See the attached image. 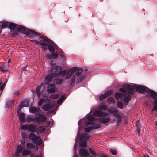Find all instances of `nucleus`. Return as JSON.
I'll use <instances>...</instances> for the list:
<instances>
[{
    "label": "nucleus",
    "mask_w": 157,
    "mask_h": 157,
    "mask_svg": "<svg viewBox=\"0 0 157 157\" xmlns=\"http://www.w3.org/2000/svg\"><path fill=\"white\" fill-rule=\"evenodd\" d=\"M87 117L89 121L86 123L85 124L86 127L92 124L94 129L99 128L101 127V125L98 123L94 121V118L92 116H88Z\"/></svg>",
    "instance_id": "0eeeda50"
},
{
    "label": "nucleus",
    "mask_w": 157,
    "mask_h": 157,
    "mask_svg": "<svg viewBox=\"0 0 157 157\" xmlns=\"http://www.w3.org/2000/svg\"><path fill=\"white\" fill-rule=\"evenodd\" d=\"M30 157H39V156L36 155H34V154H32L30 155Z\"/></svg>",
    "instance_id": "bf43d9fd"
},
{
    "label": "nucleus",
    "mask_w": 157,
    "mask_h": 157,
    "mask_svg": "<svg viewBox=\"0 0 157 157\" xmlns=\"http://www.w3.org/2000/svg\"><path fill=\"white\" fill-rule=\"evenodd\" d=\"M90 137V136L88 133H84L82 134L80 137L81 140L85 139V140H88Z\"/></svg>",
    "instance_id": "393cba45"
},
{
    "label": "nucleus",
    "mask_w": 157,
    "mask_h": 157,
    "mask_svg": "<svg viewBox=\"0 0 157 157\" xmlns=\"http://www.w3.org/2000/svg\"><path fill=\"white\" fill-rule=\"evenodd\" d=\"M75 76L74 75L71 78V85H72L75 82Z\"/></svg>",
    "instance_id": "8fccbe9b"
},
{
    "label": "nucleus",
    "mask_w": 157,
    "mask_h": 157,
    "mask_svg": "<svg viewBox=\"0 0 157 157\" xmlns=\"http://www.w3.org/2000/svg\"><path fill=\"white\" fill-rule=\"evenodd\" d=\"M17 113H18V115L19 116L20 122L22 123L24 122L25 121V115L24 113H21L19 114H18V112H17Z\"/></svg>",
    "instance_id": "5701e85b"
},
{
    "label": "nucleus",
    "mask_w": 157,
    "mask_h": 157,
    "mask_svg": "<svg viewBox=\"0 0 157 157\" xmlns=\"http://www.w3.org/2000/svg\"><path fill=\"white\" fill-rule=\"evenodd\" d=\"M28 125H23L21 126L20 128L23 130H28Z\"/></svg>",
    "instance_id": "de8ad7c7"
},
{
    "label": "nucleus",
    "mask_w": 157,
    "mask_h": 157,
    "mask_svg": "<svg viewBox=\"0 0 157 157\" xmlns=\"http://www.w3.org/2000/svg\"><path fill=\"white\" fill-rule=\"evenodd\" d=\"M21 136L24 138L26 137L27 136L26 134L25 133H22L21 134Z\"/></svg>",
    "instance_id": "6e6d98bb"
},
{
    "label": "nucleus",
    "mask_w": 157,
    "mask_h": 157,
    "mask_svg": "<svg viewBox=\"0 0 157 157\" xmlns=\"http://www.w3.org/2000/svg\"><path fill=\"white\" fill-rule=\"evenodd\" d=\"M47 120V118L46 116L42 114H40L38 116L34 117L33 115H28L26 117V120L28 122L33 121L35 124H40L41 122H44Z\"/></svg>",
    "instance_id": "20e7f679"
},
{
    "label": "nucleus",
    "mask_w": 157,
    "mask_h": 157,
    "mask_svg": "<svg viewBox=\"0 0 157 157\" xmlns=\"http://www.w3.org/2000/svg\"><path fill=\"white\" fill-rule=\"evenodd\" d=\"M33 42H35L37 44L42 45L43 48L44 49H46L47 48V44L44 42H40L35 40H31Z\"/></svg>",
    "instance_id": "2eb2a0df"
},
{
    "label": "nucleus",
    "mask_w": 157,
    "mask_h": 157,
    "mask_svg": "<svg viewBox=\"0 0 157 157\" xmlns=\"http://www.w3.org/2000/svg\"><path fill=\"white\" fill-rule=\"evenodd\" d=\"M10 62V59H9L8 60V62L7 63L8 64V65L9 66V63Z\"/></svg>",
    "instance_id": "774afa93"
},
{
    "label": "nucleus",
    "mask_w": 157,
    "mask_h": 157,
    "mask_svg": "<svg viewBox=\"0 0 157 157\" xmlns=\"http://www.w3.org/2000/svg\"><path fill=\"white\" fill-rule=\"evenodd\" d=\"M80 146L82 147H86L87 146V141L86 140H83L80 141L79 143Z\"/></svg>",
    "instance_id": "c85d7f7f"
},
{
    "label": "nucleus",
    "mask_w": 157,
    "mask_h": 157,
    "mask_svg": "<svg viewBox=\"0 0 157 157\" xmlns=\"http://www.w3.org/2000/svg\"><path fill=\"white\" fill-rule=\"evenodd\" d=\"M47 89V91L49 93H52L54 92L55 91L54 86L52 84H48Z\"/></svg>",
    "instance_id": "4468645a"
},
{
    "label": "nucleus",
    "mask_w": 157,
    "mask_h": 157,
    "mask_svg": "<svg viewBox=\"0 0 157 157\" xmlns=\"http://www.w3.org/2000/svg\"><path fill=\"white\" fill-rule=\"evenodd\" d=\"M29 110L31 113L34 114L38 113L40 111V109L35 107H31L29 108Z\"/></svg>",
    "instance_id": "a211bd4d"
},
{
    "label": "nucleus",
    "mask_w": 157,
    "mask_h": 157,
    "mask_svg": "<svg viewBox=\"0 0 157 157\" xmlns=\"http://www.w3.org/2000/svg\"><path fill=\"white\" fill-rule=\"evenodd\" d=\"M31 151L25 148V141L24 139L22 140L21 144L17 146V149L15 151V157H18L20 154L23 156H27L30 154Z\"/></svg>",
    "instance_id": "7ed1b4c3"
},
{
    "label": "nucleus",
    "mask_w": 157,
    "mask_h": 157,
    "mask_svg": "<svg viewBox=\"0 0 157 157\" xmlns=\"http://www.w3.org/2000/svg\"><path fill=\"white\" fill-rule=\"evenodd\" d=\"M14 101V100H10L9 101L6 103V107L7 108H9L13 104Z\"/></svg>",
    "instance_id": "c9c22d12"
},
{
    "label": "nucleus",
    "mask_w": 157,
    "mask_h": 157,
    "mask_svg": "<svg viewBox=\"0 0 157 157\" xmlns=\"http://www.w3.org/2000/svg\"><path fill=\"white\" fill-rule=\"evenodd\" d=\"M48 47L49 51L51 53H52L54 52L55 48L53 46L51 45H49L48 46Z\"/></svg>",
    "instance_id": "37998d69"
},
{
    "label": "nucleus",
    "mask_w": 157,
    "mask_h": 157,
    "mask_svg": "<svg viewBox=\"0 0 157 157\" xmlns=\"http://www.w3.org/2000/svg\"><path fill=\"white\" fill-rule=\"evenodd\" d=\"M117 106L118 108L122 109L123 107V103L120 102H118L117 103Z\"/></svg>",
    "instance_id": "c03bdc74"
},
{
    "label": "nucleus",
    "mask_w": 157,
    "mask_h": 157,
    "mask_svg": "<svg viewBox=\"0 0 157 157\" xmlns=\"http://www.w3.org/2000/svg\"><path fill=\"white\" fill-rule=\"evenodd\" d=\"M82 71V70L81 68H79L78 70H77L76 71H77L75 73V75L77 76L81 75Z\"/></svg>",
    "instance_id": "58836bf2"
},
{
    "label": "nucleus",
    "mask_w": 157,
    "mask_h": 157,
    "mask_svg": "<svg viewBox=\"0 0 157 157\" xmlns=\"http://www.w3.org/2000/svg\"><path fill=\"white\" fill-rule=\"evenodd\" d=\"M26 147L29 149H33L34 147V145L31 143H28L26 144Z\"/></svg>",
    "instance_id": "f704fd0d"
},
{
    "label": "nucleus",
    "mask_w": 157,
    "mask_h": 157,
    "mask_svg": "<svg viewBox=\"0 0 157 157\" xmlns=\"http://www.w3.org/2000/svg\"><path fill=\"white\" fill-rule=\"evenodd\" d=\"M39 40H40L42 41H46V42H47L46 43L47 44V45L48 44H50L51 43V40L45 36H42L39 37Z\"/></svg>",
    "instance_id": "f3484780"
},
{
    "label": "nucleus",
    "mask_w": 157,
    "mask_h": 157,
    "mask_svg": "<svg viewBox=\"0 0 157 157\" xmlns=\"http://www.w3.org/2000/svg\"><path fill=\"white\" fill-rule=\"evenodd\" d=\"M2 82H1L0 83V90H3L4 88L5 87V86H4V85H3V84H2Z\"/></svg>",
    "instance_id": "603ef678"
},
{
    "label": "nucleus",
    "mask_w": 157,
    "mask_h": 157,
    "mask_svg": "<svg viewBox=\"0 0 157 157\" xmlns=\"http://www.w3.org/2000/svg\"><path fill=\"white\" fill-rule=\"evenodd\" d=\"M54 83L56 84H61L63 82L62 79L60 78H56L54 79Z\"/></svg>",
    "instance_id": "c756f323"
},
{
    "label": "nucleus",
    "mask_w": 157,
    "mask_h": 157,
    "mask_svg": "<svg viewBox=\"0 0 157 157\" xmlns=\"http://www.w3.org/2000/svg\"><path fill=\"white\" fill-rule=\"evenodd\" d=\"M108 102L110 104L113 105L115 103L114 98L109 97L108 98Z\"/></svg>",
    "instance_id": "7c9ffc66"
},
{
    "label": "nucleus",
    "mask_w": 157,
    "mask_h": 157,
    "mask_svg": "<svg viewBox=\"0 0 157 157\" xmlns=\"http://www.w3.org/2000/svg\"><path fill=\"white\" fill-rule=\"evenodd\" d=\"M107 97V95H106L105 93L103 94H101L100 95L99 97V100L101 101Z\"/></svg>",
    "instance_id": "79ce46f5"
},
{
    "label": "nucleus",
    "mask_w": 157,
    "mask_h": 157,
    "mask_svg": "<svg viewBox=\"0 0 157 157\" xmlns=\"http://www.w3.org/2000/svg\"><path fill=\"white\" fill-rule=\"evenodd\" d=\"M84 78L85 76L84 75H82L79 77L76 81V83L78 84L81 82L84 79Z\"/></svg>",
    "instance_id": "e433bc0d"
},
{
    "label": "nucleus",
    "mask_w": 157,
    "mask_h": 157,
    "mask_svg": "<svg viewBox=\"0 0 157 157\" xmlns=\"http://www.w3.org/2000/svg\"><path fill=\"white\" fill-rule=\"evenodd\" d=\"M89 151L90 153L93 155H97L96 153L91 148H89Z\"/></svg>",
    "instance_id": "3c124183"
},
{
    "label": "nucleus",
    "mask_w": 157,
    "mask_h": 157,
    "mask_svg": "<svg viewBox=\"0 0 157 157\" xmlns=\"http://www.w3.org/2000/svg\"><path fill=\"white\" fill-rule=\"evenodd\" d=\"M28 130L32 132H35L36 130V128L33 125L31 124L28 125Z\"/></svg>",
    "instance_id": "b1692460"
},
{
    "label": "nucleus",
    "mask_w": 157,
    "mask_h": 157,
    "mask_svg": "<svg viewBox=\"0 0 157 157\" xmlns=\"http://www.w3.org/2000/svg\"><path fill=\"white\" fill-rule=\"evenodd\" d=\"M61 57L63 59H65V56L63 54H61Z\"/></svg>",
    "instance_id": "69168bd1"
},
{
    "label": "nucleus",
    "mask_w": 157,
    "mask_h": 157,
    "mask_svg": "<svg viewBox=\"0 0 157 157\" xmlns=\"http://www.w3.org/2000/svg\"><path fill=\"white\" fill-rule=\"evenodd\" d=\"M77 70V67H76L72 68L69 69L66 75V78L67 79L70 78L73 74L76 72Z\"/></svg>",
    "instance_id": "9b49d317"
},
{
    "label": "nucleus",
    "mask_w": 157,
    "mask_h": 157,
    "mask_svg": "<svg viewBox=\"0 0 157 157\" xmlns=\"http://www.w3.org/2000/svg\"><path fill=\"white\" fill-rule=\"evenodd\" d=\"M50 124V122L49 121H47V122H46V127H49Z\"/></svg>",
    "instance_id": "5fc2aeb1"
},
{
    "label": "nucleus",
    "mask_w": 157,
    "mask_h": 157,
    "mask_svg": "<svg viewBox=\"0 0 157 157\" xmlns=\"http://www.w3.org/2000/svg\"><path fill=\"white\" fill-rule=\"evenodd\" d=\"M79 153L81 157H86L89 155L88 151L83 148L79 150Z\"/></svg>",
    "instance_id": "ddd939ff"
},
{
    "label": "nucleus",
    "mask_w": 157,
    "mask_h": 157,
    "mask_svg": "<svg viewBox=\"0 0 157 157\" xmlns=\"http://www.w3.org/2000/svg\"><path fill=\"white\" fill-rule=\"evenodd\" d=\"M52 56L50 55L47 54L46 55V57L48 59H50L51 58Z\"/></svg>",
    "instance_id": "680f3d73"
},
{
    "label": "nucleus",
    "mask_w": 157,
    "mask_h": 157,
    "mask_svg": "<svg viewBox=\"0 0 157 157\" xmlns=\"http://www.w3.org/2000/svg\"><path fill=\"white\" fill-rule=\"evenodd\" d=\"M7 81H8L7 80V79H6L5 81L3 83H2V84H3V85H4V86H5V85H6V84L7 83Z\"/></svg>",
    "instance_id": "0e129e2a"
},
{
    "label": "nucleus",
    "mask_w": 157,
    "mask_h": 157,
    "mask_svg": "<svg viewBox=\"0 0 157 157\" xmlns=\"http://www.w3.org/2000/svg\"><path fill=\"white\" fill-rule=\"evenodd\" d=\"M52 78V75L49 74L46 76L45 78V84H48L50 82Z\"/></svg>",
    "instance_id": "6ab92c4d"
},
{
    "label": "nucleus",
    "mask_w": 157,
    "mask_h": 157,
    "mask_svg": "<svg viewBox=\"0 0 157 157\" xmlns=\"http://www.w3.org/2000/svg\"><path fill=\"white\" fill-rule=\"evenodd\" d=\"M122 87H124L128 90V93L130 95L133 94V89H136V91L139 92H145L148 93L149 95L151 97L154 98L156 96V93L145 87L140 85H137L132 86L130 85L125 84H122L121 86Z\"/></svg>",
    "instance_id": "f257e3e1"
},
{
    "label": "nucleus",
    "mask_w": 157,
    "mask_h": 157,
    "mask_svg": "<svg viewBox=\"0 0 157 157\" xmlns=\"http://www.w3.org/2000/svg\"><path fill=\"white\" fill-rule=\"evenodd\" d=\"M13 94H14V95H15L16 96L18 95L19 94V91L17 90V91H15V92H13Z\"/></svg>",
    "instance_id": "13d9d810"
},
{
    "label": "nucleus",
    "mask_w": 157,
    "mask_h": 157,
    "mask_svg": "<svg viewBox=\"0 0 157 157\" xmlns=\"http://www.w3.org/2000/svg\"><path fill=\"white\" fill-rule=\"evenodd\" d=\"M29 139L31 140L33 142L36 144L40 145L42 143L41 138L34 133H31L29 135Z\"/></svg>",
    "instance_id": "6e6552de"
},
{
    "label": "nucleus",
    "mask_w": 157,
    "mask_h": 157,
    "mask_svg": "<svg viewBox=\"0 0 157 157\" xmlns=\"http://www.w3.org/2000/svg\"><path fill=\"white\" fill-rule=\"evenodd\" d=\"M154 107L152 110V111H153L155 110H157V98L155 99H154Z\"/></svg>",
    "instance_id": "ea45409f"
},
{
    "label": "nucleus",
    "mask_w": 157,
    "mask_h": 157,
    "mask_svg": "<svg viewBox=\"0 0 157 157\" xmlns=\"http://www.w3.org/2000/svg\"><path fill=\"white\" fill-rule=\"evenodd\" d=\"M9 22L7 21H5L3 22L0 27L1 29H3L4 28H7L8 27Z\"/></svg>",
    "instance_id": "2f4dec72"
},
{
    "label": "nucleus",
    "mask_w": 157,
    "mask_h": 157,
    "mask_svg": "<svg viewBox=\"0 0 157 157\" xmlns=\"http://www.w3.org/2000/svg\"><path fill=\"white\" fill-rule=\"evenodd\" d=\"M113 92V91L112 90H109L107 91H106L105 94L107 95V97L109 95L111 94Z\"/></svg>",
    "instance_id": "09e8293b"
},
{
    "label": "nucleus",
    "mask_w": 157,
    "mask_h": 157,
    "mask_svg": "<svg viewBox=\"0 0 157 157\" xmlns=\"http://www.w3.org/2000/svg\"><path fill=\"white\" fill-rule=\"evenodd\" d=\"M61 68L59 66H55L53 67L51 70V72L54 76H57L58 75Z\"/></svg>",
    "instance_id": "1a4fd4ad"
},
{
    "label": "nucleus",
    "mask_w": 157,
    "mask_h": 157,
    "mask_svg": "<svg viewBox=\"0 0 157 157\" xmlns=\"http://www.w3.org/2000/svg\"><path fill=\"white\" fill-rule=\"evenodd\" d=\"M107 110L109 113L111 114H113L115 118L113 119V122H116L117 126H119V124L121 122L122 117L121 115L117 113L118 111L117 109L116 108L113 107L108 109Z\"/></svg>",
    "instance_id": "39448f33"
},
{
    "label": "nucleus",
    "mask_w": 157,
    "mask_h": 157,
    "mask_svg": "<svg viewBox=\"0 0 157 157\" xmlns=\"http://www.w3.org/2000/svg\"><path fill=\"white\" fill-rule=\"evenodd\" d=\"M65 98V96L64 95H62L57 101V103L60 104L62 103L63 101V100Z\"/></svg>",
    "instance_id": "72a5a7b5"
},
{
    "label": "nucleus",
    "mask_w": 157,
    "mask_h": 157,
    "mask_svg": "<svg viewBox=\"0 0 157 157\" xmlns=\"http://www.w3.org/2000/svg\"><path fill=\"white\" fill-rule=\"evenodd\" d=\"M110 151L111 152V153L113 155H117V152L115 150H111Z\"/></svg>",
    "instance_id": "864d4df0"
},
{
    "label": "nucleus",
    "mask_w": 157,
    "mask_h": 157,
    "mask_svg": "<svg viewBox=\"0 0 157 157\" xmlns=\"http://www.w3.org/2000/svg\"><path fill=\"white\" fill-rule=\"evenodd\" d=\"M98 120L101 123L107 124L109 121V117H100L98 119Z\"/></svg>",
    "instance_id": "dca6fc26"
},
{
    "label": "nucleus",
    "mask_w": 157,
    "mask_h": 157,
    "mask_svg": "<svg viewBox=\"0 0 157 157\" xmlns=\"http://www.w3.org/2000/svg\"><path fill=\"white\" fill-rule=\"evenodd\" d=\"M67 70L66 69L63 70L62 71H60L58 75H59L61 77L64 76L66 74Z\"/></svg>",
    "instance_id": "473e14b6"
},
{
    "label": "nucleus",
    "mask_w": 157,
    "mask_h": 157,
    "mask_svg": "<svg viewBox=\"0 0 157 157\" xmlns=\"http://www.w3.org/2000/svg\"><path fill=\"white\" fill-rule=\"evenodd\" d=\"M99 109L100 111H105L108 109V107L104 104H101L99 107Z\"/></svg>",
    "instance_id": "bb28decb"
},
{
    "label": "nucleus",
    "mask_w": 157,
    "mask_h": 157,
    "mask_svg": "<svg viewBox=\"0 0 157 157\" xmlns=\"http://www.w3.org/2000/svg\"><path fill=\"white\" fill-rule=\"evenodd\" d=\"M107 115L106 113L102 112L99 110H95L93 113V115L96 117L105 116Z\"/></svg>",
    "instance_id": "f8f14e48"
},
{
    "label": "nucleus",
    "mask_w": 157,
    "mask_h": 157,
    "mask_svg": "<svg viewBox=\"0 0 157 157\" xmlns=\"http://www.w3.org/2000/svg\"><path fill=\"white\" fill-rule=\"evenodd\" d=\"M50 101L48 98H47L45 99V104L43 106V109L45 111H47L49 109H52V107L50 105Z\"/></svg>",
    "instance_id": "9d476101"
},
{
    "label": "nucleus",
    "mask_w": 157,
    "mask_h": 157,
    "mask_svg": "<svg viewBox=\"0 0 157 157\" xmlns=\"http://www.w3.org/2000/svg\"><path fill=\"white\" fill-rule=\"evenodd\" d=\"M17 27L16 24L13 23H9L8 28L10 30H14Z\"/></svg>",
    "instance_id": "a878e982"
},
{
    "label": "nucleus",
    "mask_w": 157,
    "mask_h": 157,
    "mask_svg": "<svg viewBox=\"0 0 157 157\" xmlns=\"http://www.w3.org/2000/svg\"><path fill=\"white\" fill-rule=\"evenodd\" d=\"M123 88H121L119 91L122 92V93H117L115 94V97L117 99H119L120 98L123 99V101L124 102V105H128V102L131 100V97L130 94L128 93V90L126 88L123 87Z\"/></svg>",
    "instance_id": "f03ea898"
},
{
    "label": "nucleus",
    "mask_w": 157,
    "mask_h": 157,
    "mask_svg": "<svg viewBox=\"0 0 157 157\" xmlns=\"http://www.w3.org/2000/svg\"><path fill=\"white\" fill-rule=\"evenodd\" d=\"M33 149H34L35 151H36L38 150V147L37 146H34V147Z\"/></svg>",
    "instance_id": "4d7b16f0"
},
{
    "label": "nucleus",
    "mask_w": 157,
    "mask_h": 157,
    "mask_svg": "<svg viewBox=\"0 0 157 157\" xmlns=\"http://www.w3.org/2000/svg\"><path fill=\"white\" fill-rule=\"evenodd\" d=\"M137 128H136V130L137 131L138 133V134H140V127L138 128V126H137Z\"/></svg>",
    "instance_id": "052dcab7"
},
{
    "label": "nucleus",
    "mask_w": 157,
    "mask_h": 157,
    "mask_svg": "<svg viewBox=\"0 0 157 157\" xmlns=\"http://www.w3.org/2000/svg\"><path fill=\"white\" fill-rule=\"evenodd\" d=\"M87 128H84V130L85 132H88L90 131H91L93 130L94 129L93 127V126H90L88 127H87Z\"/></svg>",
    "instance_id": "a19ab883"
},
{
    "label": "nucleus",
    "mask_w": 157,
    "mask_h": 157,
    "mask_svg": "<svg viewBox=\"0 0 157 157\" xmlns=\"http://www.w3.org/2000/svg\"><path fill=\"white\" fill-rule=\"evenodd\" d=\"M17 30L18 32H22L23 34L27 35L30 34L31 36H38L39 35H40L39 33L31 31L22 26H20L18 27L17 28Z\"/></svg>",
    "instance_id": "423d86ee"
},
{
    "label": "nucleus",
    "mask_w": 157,
    "mask_h": 157,
    "mask_svg": "<svg viewBox=\"0 0 157 157\" xmlns=\"http://www.w3.org/2000/svg\"><path fill=\"white\" fill-rule=\"evenodd\" d=\"M45 100L44 98H42L41 99H40L38 101V105L39 106H41L43 103L44 102H45Z\"/></svg>",
    "instance_id": "a18cd8bd"
},
{
    "label": "nucleus",
    "mask_w": 157,
    "mask_h": 157,
    "mask_svg": "<svg viewBox=\"0 0 157 157\" xmlns=\"http://www.w3.org/2000/svg\"><path fill=\"white\" fill-rule=\"evenodd\" d=\"M59 95L58 94H52L49 97V98L50 99H54L58 98Z\"/></svg>",
    "instance_id": "4c0bfd02"
},
{
    "label": "nucleus",
    "mask_w": 157,
    "mask_h": 157,
    "mask_svg": "<svg viewBox=\"0 0 157 157\" xmlns=\"http://www.w3.org/2000/svg\"><path fill=\"white\" fill-rule=\"evenodd\" d=\"M8 68L5 67V64H3L0 66V71L2 73H4L8 70Z\"/></svg>",
    "instance_id": "cd10ccee"
},
{
    "label": "nucleus",
    "mask_w": 157,
    "mask_h": 157,
    "mask_svg": "<svg viewBox=\"0 0 157 157\" xmlns=\"http://www.w3.org/2000/svg\"><path fill=\"white\" fill-rule=\"evenodd\" d=\"M27 67V66H25V67L22 68V70H23L24 71H25L26 69V68Z\"/></svg>",
    "instance_id": "338daca9"
},
{
    "label": "nucleus",
    "mask_w": 157,
    "mask_h": 157,
    "mask_svg": "<svg viewBox=\"0 0 157 157\" xmlns=\"http://www.w3.org/2000/svg\"><path fill=\"white\" fill-rule=\"evenodd\" d=\"M51 53V56L53 58L56 59L57 58L58 56L57 53L53 52Z\"/></svg>",
    "instance_id": "49530a36"
},
{
    "label": "nucleus",
    "mask_w": 157,
    "mask_h": 157,
    "mask_svg": "<svg viewBox=\"0 0 157 157\" xmlns=\"http://www.w3.org/2000/svg\"><path fill=\"white\" fill-rule=\"evenodd\" d=\"M29 106L28 101L27 100H24L20 104L19 107L21 108L24 107H28Z\"/></svg>",
    "instance_id": "aec40b11"
},
{
    "label": "nucleus",
    "mask_w": 157,
    "mask_h": 157,
    "mask_svg": "<svg viewBox=\"0 0 157 157\" xmlns=\"http://www.w3.org/2000/svg\"><path fill=\"white\" fill-rule=\"evenodd\" d=\"M42 86V84H41L40 85L37 86L36 87V92L37 94V97L38 98H39L40 97L41 93V92L40 91V90Z\"/></svg>",
    "instance_id": "412c9836"
},
{
    "label": "nucleus",
    "mask_w": 157,
    "mask_h": 157,
    "mask_svg": "<svg viewBox=\"0 0 157 157\" xmlns=\"http://www.w3.org/2000/svg\"><path fill=\"white\" fill-rule=\"evenodd\" d=\"M45 130V128L43 126H40L38 127L37 129L36 128V132L38 133H41L44 132Z\"/></svg>",
    "instance_id": "4be33fe9"
},
{
    "label": "nucleus",
    "mask_w": 157,
    "mask_h": 157,
    "mask_svg": "<svg viewBox=\"0 0 157 157\" xmlns=\"http://www.w3.org/2000/svg\"><path fill=\"white\" fill-rule=\"evenodd\" d=\"M39 157H44L43 155H42L41 152L40 151L39 152Z\"/></svg>",
    "instance_id": "e2e57ef3"
}]
</instances>
